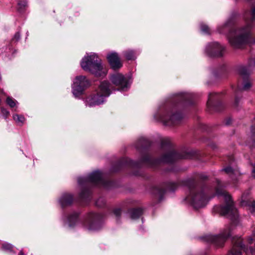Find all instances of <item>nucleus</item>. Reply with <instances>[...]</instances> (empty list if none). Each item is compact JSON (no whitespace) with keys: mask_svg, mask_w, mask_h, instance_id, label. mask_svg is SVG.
<instances>
[{"mask_svg":"<svg viewBox=\"0 0 255 255\" xmlns=\"http://www.w3.org/2000/svg\"><path fill=\"white\" fill-rule=\"evenodd\" d=\"M246 25L241 29L231 32L228 35L230 43L235 47H239L246 42L251 33V30L254 26L255 19V7L251 12L247 13L245 16Z\"/></svg>","mask_w":255,"mask_h":255,"instance_id":"obj_1","label":"nucleus"},{"mask_svg":"<svg viewBox=\"0 0 255 255\" xmlns=\"http://www.w3.org/2000/svg\"><path fill=\"white\" fill-rule=\"evenodd\" d=\"M80 65L85 71L97 77L105 76L108 73V69L95 53H86L82 59Z\"/></svg>","mask_w":255,"mask_h":255,"instance_id":"obj_2","label":"nucleus"},{"mask_svg":"<svg viewBox=\"0 0 255 255\" xmlns=\"http://www.w3.org/2000/svg\"><path fill=\"white\" fill-rule=\"evenodd\" d=\"M112 90V86L109 81L102 82L97 90L96 94L86 99V105L92 107L103 104L106 98L109 97L111 94Z\"/></svg>","mask_w":255,"mask_h":255,"instance_id":"obj_3","label":"nucleus"},{"mask_svg":"<svg viewBox=\"0 0 255 255\" xmlns=\"http://www.w3.org/2000/svg\"><path fill=\"white\" fill-rule=\"evenodd\" d=\"M233 247L228 255H242L241 251L243 250L247 255H255L252 245H255V234L249 237L245 243L240 238H234L233 240Z\"/></svg>","mask_w":255,"mask_h":255,"instance_id":"obj_4","label":"nucleus"},{"mask_svg":"<svg viewBox=\"0 0 255 255\" xmlns=\"http://www.w3.org/2000/svg\"><path fill=\"white\" fill-rule=\"evenodd\" d=\"M216 193L218 196H223L227 203V205L220 208V213L223 215L229 216L233 222H235L238 218L237 209L235 208L231 200V196L226 192L220 188V184L218 183Z\"/></svg>","mask_w":255,"mask_h":255,"instance_id":"obj_5","label":"nucleus"},{"mask_svg":"<svg viewBox=\"0 0 255 255\" xmlns=\"http://www.w3.org/2000/svg\"><path fill=\"white\" fill-rule=\"evenodd\" d=\"M90 85V81L85 76H77L73 81L71 85L72 92L74 97L77 98L82 95L86 89Z\"/></svg>","mask_w":255,"mask_h":255,"instance_id":"obj_6","label":"nucleus"},{"mask_svg":"<svg viewBox=\"0 0 255 255\" xmlns=\"http://www.w3.org/2000/svg\"><path fill=\"white\" fill-rule=\"evenodd\" d=\"M154 118L165 125L170 126L178 124L183 118V116L180 113L172 114L170 111H164L161 113L156 114Z\"/></svg>","mask_w":255,"mask_h":255,"instance_id":"obj_7","label":"nucleus"},{"mask_svg":"<svg viewBox=\"0 0 255 255\" xmlns=\"http://www.w3.org/2000/svg\"><path fill=\"white\" fill-rule=\"evenodd\" d=\"M110 79L114 85L119 87L118 90L121 91L127 90L132 83L130 76L124 75L120 73L111 75Z\"/></svg>","mask_w":255,"mask_h":255,"instance_id":"obj_8","label":"nucleus"},{"mask_svg":"<svg viewBox=\"0 0 255 255\" xmlns=\"http://www.w3.org/2000/svg\"><path fill=\"white\" fill-rule=\"evenodd\" d=\"M187 200L196 209L204 207L208 201L202 192L196 193L193 191H192L190 195L187 197Z\"/></svg>","mask_w":255,"mask_h":255,"instance_id":"obj_9","label":"nucleus"},{"mask_svg":"<svg viewBox=\"0 0 255 255\" xmlns=\"http://www.w3.org/2000/svg\"><path fill=\"white\" fill-rule=\"evenodd\" d=\"M102 216L100 214H90L85 223V227L89 231H95L100 228Z\"/></svg>","mask_w":255,"mask_h":255,"instance_id":"obj_10","label":"nucleus"},{"mask_svg":"<svg viewBox=\"0 0 255 255\" xmlns=\"http://www.w3.org/2000/svg\"><path fill=\"white\" fill-rule=\"evenodd\" d=\"M224 47L217 42H213L208 44L206 47V52L211 57H220L223 54Z\"/></svg>","mask_w":255,"mask_h":255,"instance_id":"obj_11","label":"nucleus"},{"mask_svg":"<svg viewBox=\"0 0 255 255\" xmlns=\"http://www.w3.org/2000/svg\"><path fill=\"white\" fill-rule=\"evenodd\" d=\"M90 182L96 184H99L103 182L102 174L99 171H94L90 174L87 178L80 177L78 182L82 184V182Z\"/></svg>","mask_w":255,"mask_h":255,"instance_id":"obj_12","label":"nucleus"},{"mask_svg":"<svg viewBox=\"0 0 255 255\" xmlns=\"http://www.w3.org/2000/svg\"><path fill=\"white\" fill-rule=\"evenodd\" d=\"M107 58L110 66L113 69L117 70L122 67V63L117 53L115 52H110L107 54Z\"/></svg>","mask_w":255,"mask_h":255,"instance_id":"obj_13","label":"nucleus"},{"mask_svg":"<svg viewBox=\"0 0 255 255\" xmlns=\"http://www.w3.org/2000/svg\"><path fill=\"white\" fill-rule=\"evenodd\" d=\"M231 235V229H226L221 234L211 237V240L217 246H222L228 237Z\"/></svg>","mask_w":255,"mask_h":255,"instance_id":"obj_14","label":"nucleus"},{"mask_svg":"<svg viewBox=\"0 0 255 255\" xmlns=\"http://www.w3.org/2000/svg\"><path fill=\"white\" fill-rule=\"evenodd\" d=\"M73 201V197L70 194H63L59 199V203L62 207L70 205Z\"/></svg>","mask_w":255,"mask_h":255,"instance_id":"obj_15","label":"nucleus"},{"mask_svg":"<svg viewBox=\"0 0 255 255\" xmlns=\"http://www.w3.org/2000/svg\"><path fill=\"white\" fill-rule=\"evenodd\" d=\"M177 157V154L174 151H170L165 155L162 157V160L166 163H170L172 162Z\"/></svg>","mask_w":255,"mask_h":255,"instance_id":"obj_16","label":"nucleus"},{"mask_svg":"<svg viewBox=\"0 0 255 255\" xmlns=\"http://www.w3.org/2000/svg\"><path fill=\"white\" fill-rule=\"evenodd\" d=\"M142 210L141 209H133L130 211V217L132 219H136L142 214Z\"/></svg>","mask_w":255,"mask_h":255,"instance_id":"obj_17","label":"nucleus"},{"mask_svg":"<svg viewBox=\"0 0 255 255\" xmlns=\"http://www.w3.org/2000/svg\"><path fill=\"white\" fill-rule=\"evenodd\" d=\"M123 53L128 60H132L135 58V53L132 50H127L125 51Z\"/></svg>","mask_w":255,"mask_h":255,"instance_id":"obj_18","label":"nucleus"},{"mask_svg":"<svg viewBox=\"0 0 255 255\" xmlns=\"http://www.w3.org/2000/svg\"><path fill=\"white\" fill-rule=\"evenodd\" d=\"M13 119L16 124L18 125H22L25 121L24 117L22 115L18 114H14L13 115Z\"/></svg>","mask_w":255,"mask_h":255,"instance_id":"obj_19","label":"nucleus"},{"mask_svg":"<svg viewBox=\"0 0 255 255\" xmlns=\"http://www.w3.org/2000/svg\"><path fill=\"white\" fill-rule=\"evenodd\" d=\"M6 103L11 108L14 107L17 104V102L15 99L9 96L6 98Z\"/></svg>","mask_w":255,"mask_h":255,"instance_id":"obj_20","label":"nucleus"},{"mask_svg":"<svg viewBox=\"0 0 255 255\" xmlns=\"http://www.w3.org/2000/svg\"><path fill=\"white\" fill-rule=\"evenodd\" d=\"M77 217L78 215L77 214H74L69 217L68 222L70 227H72L73 223L75 224L76 223Z\"/></svg>","mask_w":255,"mask_h":255,"instance_id":"obj_21","label":"nucleus"},{"mask_svg":"<svg viewBox=\"0 0 255 255\" xmlns=\"http://www.w3.org/2000/svg\"><path fill=\"white\" fill-rule=\"evenodd\" d=\"M227 173L229 174L231 176L232 175H238L239 173L238 170H234L230 167H228L223 169Z\"/></svg>","mask_w":255,"mask_h":255,"instance_id":"obj_22","label":"nucleus"},{"mask_svg":"<svg viewBox=\"0 0 255 255\" xmlns=\"http://www.w3.org/2000/svg\"><path fill=\"white\" fill-rule=\"evenodd\" d=\"M2 248L4 251L7 252H11L13 251V246L11 245L8 243H4L2 245Z\"/></svg>","mask_w":255,"mask_h":255,"instance_id":"obj_23","label":"nucleus"},{"mask_svg":"<svg viewBox=\"0 0 255 255\" xmlns=\"http://www.w3.org/2000/svg\"><path fill=\"white\" fill-rule=\"evenodd\" d=\"M201 30L205 34H208L210 33V28L209 27L205 24L202 23L200 25Z\"/></svg>","mask_w":255,"mask_h":255,"instance_id":"obj_24","label":"nucleus"},{"mask_svg":"<svg viewBox=\"0 0 255 255\" xmlns=\"http://www.w3.org/2000/svg\"><path fill=\"white\" fill-rule=\"evenodd\" d=\"M105 204V200L103 198H100L96 201L97 206L102 207Z\"/></svg>","mask_w":255,"mask_h":255,"instance_id":"obj_25","label":"nucleus"},{"mask_svg":"<svg viewBox=\"0 0 255 255\" xmlns=\"http://www.w3.org/2000/svg\"><path fill=\"white\" fill-rule=\"evenodd\" d=\"M1 113L5 118H6L9 115V112L7 110L3 108L1 109Z\"/></svg>","mask_w":255,"mask_h":255,"instance_id":"obj_26","label":"nucleus"},{"mask_svg":"<svg viewBox=\"0 0 255 255\" xmlns=\"http://www.w3.org/2000/svg\"><path fill=\"white\" fill-rule=\"evenodd\" d=\"M251 87V84L249 82L245 83L243 86V89L245 90L249 89Z\"/></svg>","mask_w":255,"mask_h":255,"instance_id":"obj_27","label":"nucleus"},{"mask_svg":"<svg viewBox=\"0 0 255 255\" xmlns=\"http://www.w3.org/2000/svg\"><path fill=\"white\" fill-rule=\"evenodd\" d=\"M114 213L117 217H118L121 215V210L120 209H116L114 210Z\"/></svg>","mask_w":255,"mask_h":255,"instance_id":"obj_28","label":"nucleus"},{"mask_svg":"<svg viewBox=\"0 0 255 255\" xmlns=\"http://www.w3.org/2000/svg\"><path fill=\"white\" fill-rule=\"evenodd\" d=\"M18 4L19 8H22V7L26 6V2L25 1H20L18 2Z\"/></svg>","mask_w":255,"mask_h":255,"instance_id":"obj_29","label":"nucleus"},{"mask_svg":"<svg viewBox=\"0 0 255 255\" xmlns=\"http://www.w3.org/2000/svg\"><path fill=\"white\" fill-rule=\"evenodd\" d=\"M213 95H214L213 93H210L209 94V98H208V103H207L208 105H209L210 102L211 101L212 97V96Z\"/></svg>","mask_w":255,"mask_h":255,"instance_id":"obj_30","label":"nucleus"},{"mask_svg":"<svg viewBox=\"0 0 255 255\" xmlns=\"http://www.w3.org/2000/svg\"><path fill=\"white\" fill-rule=\"evenodd\" d=\"M20 38V34L19 33H16L14 37V38L16 39V40H18Z\"/></svg>","mask_w":255,"mask_h":255,"instance_id":"obj_31","label":"nucleus"},{"mask_svg":"<svg viewBox=\"0 0 255 255\" xmlns=\"http://www.w3.org/2000/svg\"><path fill=\"white\" fill-rule=\"evenodd\" d=\"M0 93L2 95H4V96L6 95V94L4 93L3 90H2V89H0Z\"/></svg>","mask_w":255,"mask_h":255,"instance_id":"obj_32","label":"nucleus"},{"mask_svg":"<svg viewBox=\"0 0 255 255\" xmlns=\"http://www.w3.org/2000/svg\"><path fill=\"white\" fill-rule=\"evenodd\" d=\"M252 172H253V176L255 178V168L253 169Z\"/></svg>","mask_w":255,"mask_h":255,"instance_id":"obj_33","label":"nucleus"},{"mask_svg":"<svg viewBox=\"0 0 255 255\" xmlns=\"http://www.w3.org/2000/svg\"><path fill=\"white\" fill-rule=\"evenodd\" d=\"M19 255H23L20 253Z\"/></svg>","mask_w":255,"mask_h":255,"instance_id":"obj_34","label":"nucleus"}]
</instances>
